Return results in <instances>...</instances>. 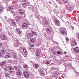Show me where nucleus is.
<instances>
[{
  "label": "nucleus",
  "instance_id": "a18cd8bd",
  "mask_svg": "<svg viewBox=\"0 0 79 79\" xmlns=\"http://www.w3.org/2000/svg\"><path fill=\"white\" fill-rule=\"evenodd\" d=\"M13 59H14V60H16V59H17V57H13Z\"/></svg>",
  "mask_w": 79,
  "mask_h": 79
},
{
  "label": "nucleus",
  "instance_id": "0eeeda50",
  "mask_svg": "<svg viewBox=\"0 0 79 79\" xmlns=\"http://www.w3.org/2000/svg\"><path fill=\"white\" fill-rule=\"evenodd\" d=\"M53 30V28L52 27H49L47 28L46 30V31L48 33H50Z\"/></svg>",
  "mask_w": 79,
  "mask_h": 79
},
{
  "label": "nucleus",
  "instance_id": "37998d69",
  "mask_svg": "<svg viewBox=\"0 0 79 79\" xmlns=\"http://www.w3.org/2000/svg\"><path fill=\"white\" fill-rule=\"evenodd\" d=\"M3 46V43H0V46L2 47Z\"/></svg>",
  "mask_w": 79,
  "mask_h": 79
},
{
  "label": "nucleus",
  "instance_id": "de8ad7c7",
  "mask_svg": "<svg viewBox=\"0 0 79 79\" xmlns=\"http://www.w3.org/2000/svg\"><path fill=\"white\" fill-rule=\"evenodd\" d=\"M15 68V69H18V67L17 66H15L14 67Z\"/></svg>",
  "mask_w": 79,
  "mask_h": 79
},
{
  "label": "nucleus",
  "instance_id": "473e14b6",
  "mask_svg": "<svg viewBox=\"0 0 79 79\" xmlns=\"http://www.w3.org/2000/svg\"><path fill=\"white\" fill-rule=\"evenodd\" d=\"M9 9L10 10H13V7L12 6H10L9 7Z\"/></svg>",
  "mask_w": 79,
  "mask_h": 79
},
{
  "label": "nucleus",
  "instance_id": "aec40b11",
  "mask_svg": "<svg viewBox=\"0 0 79 79\" xmlns=\"http://www.w3.org/2000/svg\"><path fill=\"white\" fill-rule=\"evenodd\" d=\"M40 73H41V74L42 76H44L45 74V73L44 70L40 71Z\"/></svg>",
  "mask_w": 79,
  "mask_h": 79
},
{
  "label": "nucleus",
  "instance_id": "e433bc0d",
  "mask_svg": "<svg viewBox=\"0 0 79 79\" xmlns=\"http://www.w3.org/2000/svg\"><path fill=\"white\" fill-rule=\"evenodd\" d=\"M57 54H58V55H61L62 53L60 51H57Z\"/></svg>",
  "mask_w": 79,
  "mask_h": 79
},
{
  "label": "nucleus",
  "instance_id": "13d9d810",
  "mask_svg": "<svg viewBox=\"0 0 79 79\" xmlns=\"http://www.w3.org/2000/svg\"><path fill=\"white\" fill-rule=\"evenodd\" d=\"M78 60H79V56H78Z\"/></svg>",
  "mask_w": 79,
  "mask_h": 79
},
{
  "label": "nucleus",
  "instance_id": "cd10ccee",
  "mask_svg": "<svg viewBox=\"0 0 79 79\" xmlns=\"http://www.w3.org/2000/svg\"><path fill=\"white\" fill-rule=\"evenodd\" d=\"M5 36H6V34L5 33H3L1 34L0 37H5Z\"/></svg>",
  "mask_w": 79,
  "mask_h": 79
},
{
  "label": "nucleus",
  "instance_id": "09e8293b",
  "mask_svg": "<svg viewBox=\"0 0 79 79\" xmlns=\"http://www.w3.org/2000/svg\"><path fill=\"white\" fill-rule=\"evenodd\" d=\"M2 56V52L0 51V58H1Z\"/></svg>",
  "mask_w": 79,
  "mask_h": 79
},
{
  "label": "nucleus",
  "instance_id": "79ce46f5",
  "mask_svg": "<svg viewBox=\"0 0 79 79\" xmlns=\"http://www.w3.org/2000/svg\"><path fill=\"white\" fill-rule=\"evenodd\" d=\"M54 44H55L56 45H58V43L56 42H54Z\"/></svg>",
  "mask_w": 79,
  "mask_h": 79
},
{
  "label": "nucleus",
  "instance_id": "ddd939ff",
  "mask_svg": "<svg viewBox=\"0 0 79 79\" xmlns=\"http://www.w3.org/2000/svg\"><path fill=\"white\" fill-rule=\"evenodd\" d=\"M32 37H33V34H32L31 33L27 34V38H28V39H30V38Z\"/></svg>",
  "mask_w": 79,
  "mask_h": 79
},
{
  "label": "nucleus",
  "instance_id": "5701e85b",
  "mask_svg": "<svg viewBox=\"0 0 79 79\" xmlns=\"http://www.w3.org/2000/svg\"><path fill=\"white\" fill-rule=\"evenodd\" d=\"M23 66L24 68H25L26 70H28L29 68L28 67V66H27V64H25V65H23Z\"/></svg>",
  "mask_w": 79,
  "mask_h": 79
},
{
  "label": "nucleus",
  "instance_id": "c03bdc74",
  "mask_svg": "<svg viewBox=\"0 0 79 79\" xmlns=\"http://www.w3.org/2000/svg\"><path fill=\"white\" fill-rule=\"evenodd\" d=\"M63 1L65 2V3H66L67 2H68V0H63Z\"/></svg>",
  "mask_w": 79,
  "mask_h": 79
},
{
  "label": "nucleus",
  "instance_id": "b1692460",
  "mask_svg": "<svg viewBox=\"0 0 79 79\" xmlns=\"http://www.w3.org/2000/svg\"><path fill=\"white\" fill-rule=\"evenodd\" d=\"M33 66H34V67L35 68V69H38V68H39V66L38 64H35L33 65Z\"/></svg>",
  "mask_w": 79,
  "mask_h": 79
},
{
  "label": "nucleus",
  "instance_id": "f3484780",
  "mask_svg": "<svg viewBox=\"0 0 79 79\" xmlns=\"http://www.w3.org/2000/svg\"><path fill=\"white\" fill-rule=\"evenodd\" d=\"M66 61V60H57V61L58 62V64H61L62 63H63V62H64Z\"/></svg>",
  "mask_w": 79,
  "mask_h": 79
},
{
  "label": "nucleus",
  "instance_id": "4c0bfd02",
  "mask_svg": "<svg viewBox=\"0 0 79 79\" xmlns=\"http://www.w3.org/2000/svg\"><path fill=\"white\" fill-rule=\"evenodd\" d=\"M51 71H53V70H55V67H52L51 68Z\"/></svg>",
  "mask_w": 79,
  "mask_h": 79
},
{
  "label": "nucleus",
  "instance_id": "f8f14e48",
  "mask_svg": "<svg viewBox=\"0 0 79 79\" xmlns=\"http://www.w3.org/2000/svg\"><path fill=\"white\" fill-rule=\"evenodd\" d=\"M16 73L17 76H21V72L20 70H17L16 72Z\"/></svg>",
  "mask_w": 79,
  "mask_h": 79
},
{
  "label": "nucleus",
  "instance_id": "58836bf2",
  "mask_svg": "<svg viewBox=\"0 0 79 79\" xmlns=\"http://www.w3.org/2000/svg\"><path fill=\"white\" fill-rule=\"evenodd\" d=\"M2 12H3V9H0V14H1Z\"/></svg>",
  "mask_w": 79,
  "mask_h": 79
},
{
  "label": "nucleus",
  "instance_id": "3c124183",
  "mask_svg": "<svg viewBox=\"0 0 79 79\" xmlns=\"http://www.w3.org/2000/svg\"><path fill=\"white\" fill-rule=\"evenodd\" d=\"M2 4H0V9L1 8H2Z\"/></svg>",
  "mask_w": 79,
  "mask_h": 79
},
{
  "label": "nucleus",
  "instance_id": "4d7b16f0",
  "mask_svg": "<svg viewBox=\"0 0 79 79\" xmlns=\"http://www.w3.org/2000/svg\"><path fill=\"white\" fill-rule=\"evenodd\" d=\"M66 52H64V53H65V54H66Z\"/></svg>",
  "mask_w": 79,
  "mask_h": 79
},
{
  "label": "nucleus",
  "instance_id": "a878e982",
  "mask_svg": "<svg viewBox=\"0 0 79 79\" xmlns=\"http://www.w3.org/2000/svg\"><path fill=\"white\" fill-rule=\"evenodd\" d=\"M28 5V4H27V3H24L23 4V6L24 8H26Z\"/></svg>",
  "mask_w": 79,
  "mask_h": 79
},
{
  "label": "nucleus",
  "instance_id": "c756f323",
  "mask_svg": "<svg viewBox=\"0 0 79 79\" xmlns=\"http://www.w3.org/2000/svg\"><path fill=\"white\" fill-rule=\"evenodd\" d=\"M12 25H13V26H15V25H16V24L15 23V20H12Z\"/></svg>",
  "mask_w": 79,
  "mask_h": 79
},
{
  "label": "nucleus",
  "instance_id": "864d4df0",
  "mask_svg": "<svg viewBox=\"0 0 79 79\" xmlns=\"http://www.w3.org/2000/svg\"><path fill=\"white\" fill-rule=\"evenodd\" d=\"M72 29H73V30H74V27H72Z\"/></svg>",
  "mask_w": 79,
  "mask_h": 79
},
{
  "label": "nucleus",
  "instance_id": "c85d7f7f",
  "mask_svg": "<svg viewBox=\"0 0 79 79\" xmlns=\"http://www.w3.org/2000/svg\"><path fill=\"white\" fill-rule=\"evenodd\" d=\"M57 72H53V76L54 77H56L57 76Z\"/></svg>",
  "mask_w": 79,
  "mask_h": 79
},
{
  "label": "nucleus",
  "instance_id": "2f4dec72",
  "mask_svg": "<svg viewBox=\"0 0 79 79\" xmlns=\"http://www.w3.org/2000/svg\"><path fill=\"white\" fill-rule=\"evenodd\" d=\"M33 47H34V45L32 44H31L30 45V47L29 48H30V49H32Z\"/></svg>",
  "mask_w": 79,
  "mask_h": 79
},
{
  "label": "nucleus",
  "instance_id": "7ed1b4c3",
  "mask_svg": "<svg viewBox=\"0 0 79 79\" xmlns=\"http://www.w3.org/2000/svg\"><path fill=\"white\" fill-rule=\"evenodd\" d=\"M29 26V23H27V22H23L22 27L23 28H26V29L27 28V27Z\"/></svg>",
  "mask_w": 79,
  "mask_h": 79
},
{
  "label": "nucleus",
  "instance_id": "393cba45",
  "mask_svg": "<svg viewBox=\"0 0 79 79\" xmlns=\"http://www.w3.org/2000/svg\"><path fill=\"white\" fill-rule=\"evenodd\" d=\"M51 51L53 55H56V51H55L53 49H52Z\"/></svg>",
  "mask_w": 79,
  "mask_h": 79
},
{
  "label": "nucleus",
  "instance_id": "f257e3e1",
  "mask_svg": "<svg viewBox=\"0 0 79 79\" xmlns=\"http://www.w3.org/2000/svg\"><path fill=\"white\" fill-rule=\"evenodd\" d=\"M5 68L4 70L5 71H9V73H12L14 71V69L11 65L9 66L7 65L5 66Z\"/></svg>",
  "mask_w": 79,
  "mask_h": 79
},
{
  "label": "nucleus",
  "instance_id": "6e6552de",
  "mask_svg": "<svg viewBox=\"0 0 79 79\" xmlns=\"http://www.w3.org/2000/svg\"><path fill=\"white\" fill-rule=\"evenodd\" d=\"M22 53L23 55H27V52L25 48H23V49Z\"/></svg>",
  "mask_w": 79,
  "mask_h": 79
},
{
  "label": "nucleus",
  "instance_id": "39448f33",
  "mask_svg": "<svg viewBox=\"0 0 79 79\" xmlns=\"http://www.w3.org/2000/svg\"><path fill=\"white\" fill-rule=\"evenodd\" d=\"M35 53V55L37 57H39L40 56V50L39 48L36 49Z\"/></svg>",
  "mask_w": 79,
  "mask_h": 79
},
{
  "label": "nucleus",
  "instance_id": "423d86ee",
  "mask_svg": "<svg viewBox=\"0 0 79 79\" xmlns=\"http://www.w3.org/2000/svg\"><path fill=\"white\" fill-rule=\"evenodd\" d=\"M60 31L62 34L63 35H64V34L67 32L66 31V29L64 28L61 27L60 29Z\"/></svg>",
  "mask_w": 79,
  "mask_h": 79
},
{
  "label": "nucleus",
  "instance_id": "a19ab883",
  "mask_svg": "<svg viewBox=\"0 0 79 79\" xmlns=\"http://www.w3.org/2000/svg\"><path fill=\"white\" fill-rule=\"evenodd\" d=\"M22 2L24 3H26L27 2V1L26 0H22Z\"/></svg>",
  "mask_w": 79,
  "mask_h": 79
},
{
  "label": "nucleus",
  "instance_id": "20e7f679",
  "mask_svg": "<svg viewBox=\"0 0 79 79\" xmlns=\"http://www.w3.org/2000/svg\"><path fill=\"white\" fill-rule=\"evenodd\" d=\"M14 18L15 19V20L18 22L19 20L21 19V16L18 15L17 14H15L14 15Z\"/></svg>",
  "mask_w": 79,
  "mask_h": 79
},
{
  "label": "nucleus",
  "instance_id": "7c9ffc66",
  "mask_svg": "<svg viewBox=\"0 0 79 79\" xmlns=\"http://www.w3.org/2000/svg\"><path fill=\"white\" fill-rule=\"evenodd\" d=\"M53 19L54 22L58 20V19H57V18H56V17H55L54 18H53Z\"/></svg>",
  "mask_w": 79,
  "mask_h": 79
},
{
  "label": "nucleus",
  "instance_id": "f03ea898",
  "mask_svg": "<svg viewBox=\"0 0 79 79\" xmlns=\"http://www.w3.org/2000/svg\"><path fill=\"white\" fill-rule=\"evenodd\" d=\"M40 20V24H43V25H47V24H48V22L47 21V20L45 18L41 19Z\"/></svg>",
  "mask_w": 79,
  "mask_h": 79
},
{
  "label": "nucleus",
  "instance_id": "9b49d317",
  "mask_svg": "<svg viewBox=\"0 0 79 79\" xmlns=\"http://www.w3.org/2000/svg\"><path fill=\"white\" fill-rule=\"evenodd\" d=\"M23 74L24 76L27 78H28L29 77V73L27 72H24L23 73Z\"/></svg>",
  "mask_w": 79,
  "mask_h": 79
},
{
  "label": "nucleus",
  "instance_id": "603ef678",
  "mask_svg": "<svg viewBox=\"0 0 79 79\" xmlns=\"http://www.w3.org/2000/svg\"><path fill=\"white\" fill-rule=\"evenodd\" d=\"M36 18L38 19H39V20H40V19H39V18L38 17H36Z\"/></svg>",
  "mask_w": 79,
  "mask_h": 79
},
{
  "label": "nucleus",
  "instance_id": "6e6d98bb",
  "mask_svg": "<svg viewBox=\"0 0 79 79\" xmlns=\"http://www.w3.org/2000/svg\"><path fill=\"white\" fill-rule=\"evenodd\" d=\"M14 54H15V55H16V53H13V55H14Z\"/></svg>",
  "mask_w": 79,
  "mask_h": 79
},
{
  "label": "nucleus",
  "instance_id": "a211bd4d",
  "mask_svg": "<svg viewBox=\"0 0 79 79\" xmlns=\"http://www.w3.org/2000/svg\"><path fill=\"white\" fill-rule=\"evenodd\" d=\"M35 38H33L31 39L30 40V41L34 43L35 42Z\"/></svg>",
  "mask_w": 79,
  "mask_h": 79
},
{
  "label": "nucleus",
  "instance_id": "72a5a7b5",
  "mask_svg": "<svg viewBox=\"0 0 79 79\" xmlns=\"http://www.w3.org/2000/svg\"><path fill=\"white\" fill-rule=\"evenodd\" d=\"M44 61V63H45V64H49L50 63V62H48V61L47 62H45V61Z\"/></svg>",
  "mask_w": 79,
  "mask_h": 79
},
{
  "label": "nucleus",
  "instance_id": "5fc2aeb1",
  "mask_svg": "<svg viewBox=\"0 0 79 79\" xmlns=\"http://www.w3.org/2000/svg\"><path fill=\"white\" fill-rule=\"evenodd\" d=\"M7 2H9L10 0H6Z\"/></svg>",
  "mask_w": 79,
  "mask_h": 79
},
{
  "label": "nucleus",
  "instance_id": "6ab92c4d",
  "mask_svg": "<svg viewBox=\"0 0 79 79\" xmlns=\"http://www.w3.org/2000/svg\"><path fill=\"white\" fill-rule=\"evenodd\" d=\"M10 58V55L9 54H7L6 55V56H5V58L6 59V58L8 59L9 58Z\"/></svg>",
  "mask_w": 79,
  "mask_h": 79
},
{
  "label": "nucleus",
  "instance_id": "f704fd0d",
  "mask_svg": "<svg viewBox=\"0 0 79 79\" xmlns=\"http://www.w3.org/2000/svg\"><path fill=\"white\" fill-rule=\"evenodd\" d=\"M5 76L6 77H8L10 76V75L8 73H5Z\"/></svg>",
  "mask_w": 79,
  "mask_h": 79
},
{
  "label": "nucleus",
  "instance_id": "9d476101",
  "mask_svg": "<svg viewBox=\"0 0 79 79\" xmlns=\"http://www.w3.org/2000/svg\"><path fill=\"white\" fill-rule=\"evenodd\" d=\"M77 45L76 41L74 40H73L72 41V46H74V45Z\"/></svg>",
  "mask_w": 79,
  "mask_h": 79
},
{
  "label": "nucleus",
  "instance_id": "680f3d73",
  "mask_svg": "<svg viewBox=\"0 0 79 79\" xmlns=\"http://www.w3.org/2000/svg\"><path fill=\"white\" fill-rule=\"evenodd\" d=\"M46 78H48V77H46Z\"/></svg>",
  "mask_w": 79,
  "mask_h": 79
},
{
  "label": "nucleus",
  "instance_id": "4468645a",
  "mask_svg": "<svg viewBox=\"0 0 79 79\" xmlns=\"http://www.w3.org/2000/svg\"><path fill=\"white\" fill-rule=\"evenodd\" d=\"M5 64H6V62L5 61L1 62V63H0V66L1 67L5 66Z\"/></svg>",
  "mask_w": 79,
  "mask_h": 79
},
{
  "label": "nucleus",
  "instance_id": "ea45409f",
  "mask_svg": "<svg viewBox=\"0 0 79 79\" xmlns=\"http://www.w3.org/2000/svg\"><path fill=\"white\" fill-rule=\"evenodd\" d=\"M18 32L19 34H20V35H21V34H22V31H18Z\"/></svg>",
  "mask_w": 79,
  "mask_h": 79
},
{
  "label": "nucleus",
  "instance_id": "1a4fd4ad",
  "mask_svg": "<svg viewBox=\"0 0 79 79\" xmlns=\"http://www.w3.org/2000/svg\"><path fill=\"white\" fill-rule=\"evenodd\" d=\"M73 51L75 53H78L79 52V49L78 48L76 47L73 48Z\"/></svg>",
  "mask_w": 79,
  "mask_h": 79
},
{
  "label": "nucleus",
  "instance_id": "bf43d9fd",
  "mask_svg": "<svg viewBox=\"0 0 79 79\" xmlns=\"http://www.w3.org/2000/svg\"><path fill=\"white\" fill-rule=\"evenodd\" d=\"M61 18H62V17H63V16L62 15L61 16Z\"/></svg>",
  "mask_w": 79,
  "mask_h": 79
},
{
  "label": "nucleus",
  "instance_id": "dca6fc26",
  "mask_svg": "<svg viewBox=\"0 0 79 79\" xmlns=\"http://www.w3.org/2000/svg\"><path fill=\"white\" fill-rule=\"evenodd\" d=\"M19 42H17L16 43L14 44V45L15 47H19Z\"/></svg>",
  "mask_w": 79,
  "mask_h": 79
},
{
  "label": "nucleus",
  "instance_id": "49530a36",
  "mask_svg": "<svg viewBox=\"0 0 79 79\" xmlns=\"http://www.w3.org/2000/svg\"><path fill=\"white\" fill-rule=\"evenodd\" d=\"M66 40L67 42H68V41H69V40L68 39V38H66Z\"/></svg>",
  "mask_w": 79,
  "mask_h": 79
},
{
  "label": "nucleus",
  "instance_id": "e2e57ef3",
  "mask_svg": "<svg viewBox=\"0 0 79 79\" xmlns=\"http://www.w3.org/2000/svg\"><path fill=\"white\" fill-rule=\"evenodd\" d=\"M44 58H46V57H44Z\"/></svg>",
  "mask_w": 79,
  "mask_h": 79
},
{
  "label": "nucleus",
  "instance_id": "412c9836",
  "mask_svg": "<svg viewBox=\"0 0 79 79\" xmlns=\"http://www.w3.org/2000/svg\"><path fill=\"white\" fill-rule=\"evenodd\" d=\"M1 40H7V37L5 36H0Z\"/></svg>",
  "mask_w": 79,
  "mask_h": 79
},
{
  "label": "nucleus",
  "instance_id": "8fccbe9b",
  "mask_svg": "<svg viewBox=\"0 0 79 79\" xmlns=\"http://www.w3.org/2000/svg\"><path fill=\"white\" fill-rule=\"evenodd\" d=\"M19 69H22V68H21V67H19Z\"/></svg>",
  "mask_w": 79,
  "mask_h": 79
},
{
  "label": "nucleus",
  "instance_id": "2eb2a0df",
  "mask_svg": "<svg viewBox=\"0 0 79 79\" xmlns=\"http://www.w3.org/2000/svg\"><path fill=\"white\" fill-rule=\"evenodd\" d=\"M18 13L19 14L22 15H24V12L23 11L22 9H19L18 10Z\"/></svg>",
  "mask_w": 79,
  "mask_h": 79
},
{
  "label": "nucleus",
  "instance_id": "c9c22d12",
  "mask_svg": "<svg viewBox=\"0 0 79 79\" xmlns=\"http://www.w3.org/2000/svg\"><path fill=\"white\" fill-rule=\"evenodd\" d=\"M31 32L34 35H37V33L35 31H31Z\"/></svg>",
  "mask_w": 79,
  "mask_h": 79
},
{
  "label": "nucleus",
  "instance_id": "052dcab7",
  "mask_svg": "<svg viewBox=\"0 0 79 79\" xmlns=\"http://www.w3.org/2000/svg\"><path fill=\"white\" fill-rule=\"evenodd\" d=\"M78 21H79V17H78Z\"/></svg>",
  "mask_w": 79,
  "mask_h": 79
},
{
  "label": "nucleus",
  "instance_id": "bb28decb",
  "mask_svg": "<svg viewBox=\"0 0 79 79\" xmlns=\"http://www.w3.org/2000/svg\"><path fill=\"white\" fill-rule=\"evenodd\" d=\"M54 23H55L56 25H59V24H60V22H59V21L58 20L56 22H54Z\"/></svg>",
  "mask_w": 79,
  "mask_h": 79
},
{
  "label": "nucleus",
  "instance_id": "4be33fe9",
  "mask_svg": "<svg viewBox=\"0 0 79 79\" xmlns=\"http://www.w3.org/2000/svg\"><path fill=\"white\" fill-rule=\"evenodd\" d=\"M2 51L3 55H5L6 49L5 48H2Z\"/></svg>",
  "mask_w": 79,
  "mask_h": 79
}]
</instances>
